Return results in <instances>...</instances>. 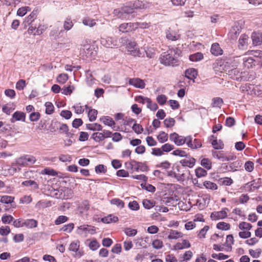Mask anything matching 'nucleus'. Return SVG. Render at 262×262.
<instances>
[{
	"label": "nucleus",
	"mask_w": 262,
	"mask_h": 262,
	"mask_svg": "<svg viewBox=\"0 0 262 262\" xmlns=\"http://www.w3.org/2000/svg\"><path fill=\"white\" fill-rule=\"evenodd\" d=\"M190 247V244L189 241L186 239H184L181 243H178L174 246V248L175 250H181L187 248H189Z\"/></svg>",
	"instance_id": "nucleus-24"
},
{
	"label": "nucleus",
	"mask_w": 262,
	"mask_h": 262,
	"mask_svg": "<svg viewBox=\"0 0 262 262\" xmlns=\"http://www.w3.org/2000/svg\"><path fill=\"white\" fill-rule=\"evenodd\" d=\"M101 43L106 48H113L116 45V41L111 37H102Z\"/></svg>",
	"instance_id": "nucleus-17"
},
{
	"label": "nucleus",
	"mask_w": 262,
	"mask_h": 262,
	"mask_svg": "<svg viewBox=\"0 0 262 262\" xmlns=\"http://www.w3.org/2000/svg\"><path fill=\"white\" fill-rule=\"evenodd\" d=\"M165 126L168 128L172 127L175 124V120L173 118H169L165 119L164 121Z\"/></svg>",
	"instance_id": "nucleus-58"
},
{
	"label": "nucleus",
	"mask_w": 262,
	"mask_h": 262,
	"mask_svg": "<svg viewBox=\"0 0 262 262\" xmlns=\"http://www.w3.org/2000/svg\"><path fill=\"white\" fill-rule=\"evenodd\" d=\"M220 182L222 185L226 186H230L233 183L232 179L228 177L221 179Z\"/></svg>",
	"instance_id": "nucleus-60"
},
{
	"label": "nucleus",
	"mask_w": 262,
	"mask_h": 262,
	"mask_svg": "<svg viewBox=\"0 0 262 262\" xmlns=\"http://www.w3.org/2000/svg\"><path fill=\"white\" fill-rule=\"evenodd\" d=\"M59 130L61 133H64L68 137L71 136V134L68 131V127L66 124H60Z\"/></svg>",
	"instance_id": "nucleus-54"
},
{
	"label": "nucleus",
	"mask_w": 262,
	"mask_h": 262,
	"mask_svg": "<svg viewBox=\"0 0 262 262\" xmlns=\"http://www.w3.org/2000/svg\"><path fill=\"white\" fill-rule=\"evenodd\" d=\"M41 173L43 174H48L52 176H56L58 173L53 169L47 167L42 170Z\"/></svg>",
	"instance_id": "nucleus-46"
},
{
	"label": "nucleus",
	"mask_w": 262,
	"mask_h": 262,
	"mask_svg": "<svg viewBox=\"0 0 262 262\" xmlns=\"http://www.w3.org/2000/svg\"><path fill=\"white\" fill-rule=\"evenodd\" d=\"M26 86V81L24 79L19 80L16 83V88L18 90H23Z\"/></svg>",
	"instance_id": "nucleus-62"
},
{
	"label": "nucleus",
	"mask_w": 262,
	"mask_h": 262,
	"mask_svg": "<svg viewBox=\"0 0 262 262\" xmlns=\"http://www.w3.org/2000/svg\"><path fill=\"white\" fill-rule=\"evenodd\" d=\"M124 232L126 235L128 236H134L137 233L136 229H132L130 228H126L124 229Z\"/></svg>",
	"instance_id": "nucleus-57"
},
{
	"label": "nucleus",
	"mask_w": 262,
	"mask_h": 262,
	"mask_svg": "<svg viewBox=\"0 0 262 262\" xmlns=\"http://www.w3.org/2000/svg\"><path fill=\"white\" fill-rule=\"evenodd\" d=\"M22 185L25 186H30L33 190H36L38 189V184L33 180H27L25 181L22 182Z\"/></svg>",
	"instance_id": "nucleus-29"
},
{
	"label": "nucleus",
	"mask_w": 262,
	"mask_h": 262,
	"mask_svg": "<svg viewBox=\"0 0 262 262\" xmlns=\"http://www.w3.org/2000/svg\"><path fill=\"white\" fill-rule=\"evenodd\" d=\"M128 84L136 88L143 89L145 87V82L144 80L139 78H129Z\"/></svg>",
	"instance_id": "nucleus-11"
},
{
	"label": "nucleus",
	"mask_w": 262,
	"mask_h": 262,
	"mask_svg": "<svg viewBox=\"0 0 262 262\" xmlns=\"http://www.w3.org/2000/svg\"><path fill=\"white\" fill-rule=\"evenodd\" d=\"M14 197L8 195L2 196L0 199V202L3 204H11L14 201Z\"/></svg>",
	"instance_id": "nucleus-40"
},
{
	"label": "nucleus",
	"mask_w": 262,
	"mask_h": 262,
	"mask_svg": "<svg viewBox=\"0 0 262 262\" xmlns=\"http://www.w3.org/2000/svg\"><path fill=\"white\" fill-rule=\"evenodd\" d=\"M31 9L28 6L22 7L19 8L17 11V15L19 16H24L28 11H30Z\"/></svg>",
	"instance_id": "nucleus-42"
},
{
	"label": "nucleus",
	"mask_w": 262,
	"mask_h": 262,
	"mask_svg": "<svg viewBox=\"0 0 262 262\" xmlns=\"http://www.w3.org/2000/svg\"><path fill=\"white\" fill-rule=\"evenodd\" d=\"M210 51L212 54L215 56H217L222 54V50H221L218 43H214L212 44Z\"/></svg>",
	"instance_id": "nucleus-28"
},
{
	"label": "nucleus",
	"mask_w": 262,
	"mask_h": 262,
	"mask_svg": "<svg viewBox=\"0 0 262 262\" xmlns=\"http://www.w3.org/2000/svg\"><path fill=\"white\" fill-rule=\"evenodd\" d=\"M15 109V105L13 103H8L3 106L2 110L5 113L9 115Z\"/></svg>",
	"instance_id": "nucleus-32"
},
{
	"label": "nucleus",
	"mask_w": 262,
	"mask_h": 262,
	"mask_svg": "<svg viewBox=\"0 0 262 262\" xmlns=\"http://www.w3.org/2000/svg\"><path fill=\"white\" fill-rule=\"evenodd\" d=\"M249 42V36L245 34H242L238 40V47L241 50H245L248 48Z\"/></svg>",
	"instance_id": "nucleus-13"
},
{
	"label": "nucleus",
	"mask_w": 262,
	"mask_h": 262,
	"mask_svg": "<svg viewBox=\"0 0 262 262\" xmlns=\"http://www.w3.org/2000/svg\"><path fill=\"white\" fill-rule=\"evenodd\" d=\"M38 11L37 10H33L31 13L25 19V22L28 25L30 24L37 17Z\"/></svg>",
	"instance_id": "nucleus-33"
},
{
	"label": "nucleus",
	"mask_w": 262,
	"mask_h": 262,
	"mask_svg": "<svg viewBox=\"0 0 262 262\" xmlns=\"http://www.w3.org/2000/svg\"><path fill=\"white\" fill-rule=\"evenodd\" d=\"M143 205L144 207L146 209H149L153 207L155 205V203L153 201L145 199L142 202Z\"/></svg>",
	"instance_id": "nucleus-47"
},
{
	"label": "nucleus",
	"mask_w": 262,
	"mask_h": 262,
	"mask_svg": "<svg viewBox=\"0 0 262 262\" xmlns=\"http://www.w3.org/2000/svg\"><path fill=\"white\" fill-rule=\"evenodd\" d=\"M226 73L232 79L237 81H241L243 79L242 76L243 72L239 68H226Z\"/></svg>",
	"instance_id": "nucleus-6"
},
{
	"label": "nucleus",
	"mask_w": 262,
	"mask_h": 262,
	"mask_svg": "<svg viewBox=\"0 0 262 262\" xmlns=\"http://www.w3.org/2000/svg\"><path fill=\"white\" fill-rule=\"evenodd\" d=\"M166 38L169 40L174 41L180 38V35L178 33L170 28L166 31Z\"/></svg>",
	"instance_id": "nucleus-21"
},
{
	"label": "nucleus",
	"mask_w": 262,
	"mask_h": 262,
	"mask_svg": "<svg viewBox=\"0 0 262 262\" xmlns=\"http://www.w3.org/2000/svg\"><path fill=\"white\" fill-rule=\"evenodd\" d=\"M212 145L215 149H222L224 148L223 142L221 140H217V139L212 141Z\"/></svg>",
	"instance_id": "nucleus-43"
},
{
	"label": "nucleus",
	"mask_w": 262,
	"mask_h": 262,
	"mask_svg": "<svg viewBox=\"0 0 262 262\" xmlns=\"http://www.w3.org/2000/svg\"><path fill=\"white\" fill-rule=\"evenodd\" d=\"M238 228L241 230L249 231L252 228V226L250 223L245 222H242L239 224Z\"/></svg>",
	"instance_id": "nucleus-38"
},
{
	"label": "nucleus",
	"mask_w": 262,
	"mask_h": 262,
	"mask_svg": "<svg viewBox=\"0 0 262 262\" xmlns=\"http://www.w3.org/2000/svg\"><path fill=\"white\" fill-rule=\"evenodd\" d=\"M223 103V101L220 97H215L212 99V105L213 107H221Z\"/></svg>",
	"instance_id": "nucleus-53"
},
{
	"label": "nucleus",
	"mask_w": 262,
	"mask_h": 262,
	"mask_svg": "<svg viewBox=\"0 0 262 262\" xmlns=\"http://www.w3.org/2000/svg\"><path fill=\"white\" fill-rule=\"evenodd\" d=\"M103 123L112 128L115 127V123L112 118L108 116L104 117L102 119Z\"/></svg>",
	"instance_id": "nucleus-34"
},
{
	"label": "nucleus",
	"mask_w": 262,
	"mask_h": 262,
	"mask_svg": "<svg viewBox=\"0 0 262 262\" xmlns=\"http://www.w3.org/2000/svg\"><path fill=\"white\" fill-rule=\"evenodd\" d=\"M132 14V9L129 8L127 4L120 8L115 9L113 12V14L114 17L121 19H128L130 20L133 17L130 15Z\"/></svg>",
	"instance_id": "nucleus-3"
},
{
	"label": "nucleus",
	"mask_w": 262,
	"mask_h": 262,
	"mask_svg": "<svg viewBox=\"0 0 262 262\" xmlns=\"http://www.w3.org/2000/svg\"><path fill=\"white\" fill-rule=\"evenodd\" d=\"M195 175L198 178L205 177L207 175V172L206 170L201 167H198L195 169Z\"/></svg>",
	"instance_id": "nucleus-51"
},
{
	"label": "nucleus",
	"mask_w": 262,
	"mask_h": 262,
	"mask_svg": "<svg viewBox=\"0 0 262 262\" xmlns=\"http://www.w3.org/2000/svg\"><path fill=\"white\" fill-rule=\"evenodd\" d=\"M139 162H137L135 160H132L130 161L126 162L125 163V167L127 169H130L133 171H138Z\"/></svg>",
	"instance_id": "nucleus-18"
},
{
	"label": "nucleus",
	"mask_w": 262,
	"mask_h": 262,
	"mask_svg": "<svg viewBox=\"0 0 262 262\" xmlns=\"http://www.w3.org/2000/svg\"><path fill=\"white\" fill-rule=\"evenodd\" d=\"M26 115L24 113L16 111L12 115V118L11 119V122L14 123L16 121H25Z\"/></svg>",
	"instance_id": "nucleus-19"
},
{
	"label": "nucleus",
	"mask_w": 262,
	"mask_h": 262,
	"mask_svg": "<svg viewBox=\"0 0 262 262\" xmlns=\"http://www.w3.org/2000/svg\"><path fill=\"white\" fill-rule=\"evenodd\" d=\"M197 76L198 71L194 68L188 69L185 71V76L189 79H194L196 78Z\"/></svg>",
	"instance_id": "nucleus-22"
},
{
	"label": "nucleus",
	"mask_w": 262,
	"mask_h": 262,
	"mask_svg": "<svg viewBox=\"0 0 262 262\" xmlns=\"http://www.w3.org/2000/svg\"><path fill=\"white\" fill-rule=\"evenodd\" d=\"M183 236V234L178 231L170 230L167 237L169 239H177Z\"/></svg>",
	"instance_id": "nucleus-26"
},
{
	"label": "nucleus",
	"mask_w": 262,
	"mask_h": 262,
	"mask_svg": "<svg viewBox=\"0 0 262 262\" xmlns=\"http://www.w3.org/2000/svg\"><path fill=\"white\" fill-rule=\"evenodd\" d=\"M168 138V134L164 132H161L157 136V139L160 143H164L167 141Z\"/></svg>",
	"instance_id": "nucleus-45"
},
{
	"label": "nucleus",
	"mask_w": 262,
	"mask_h": 262,
	"mask_svg": "<svg viewBox=\"0 0 262 262\" xmlns=\"http://www.w3.org/2000/svg\"><path fill=\"white\" fill-rule=\"evenodd\" d=\"M46 106V113L49 115L52 114L54 110L53 104L50 102H47L45 104Z\"/></svg>",
	"instance_id": "nucleus-48"
},
{
	"label": "nucleus",
	"mask_w": 262,
	"mask_h": 262,
	"mask_svg": "<svg viewBox=\"0 0 262 262\" xmlns=\"http://www.w3.org/2000/svg\"><path fill=\"white\" fill-rule=\"evenodd\" d=\"M242 57H236L229 60L227 63L228 64L226 68H239L242 65L241 61Z\"/></svg>",
	"instance_id": "nucleus-14"
},
{
	"label": "nucleus",
	"mask_w": 262,
	"mask_h": 262,
	"mask_svg": "<svg viewBox=\"0 0 262 262\" xmlns=\"http://www.w3.org/2000/svg\"><path fill=\"white\" fill-rule=\"evenodd\" d=\"M13 220V217L11 215L5 214L2 217V221L4 224H9Z\"/></svg>",
	"instance_id": "nucleus-64"
},
{
	"label": "nucleus",
	"mask_w": 262,
	"mask_h": 262,
	"mask_svg": "<svg viewBox=\"0 0 262 262\" xmlns=\"http://www.w3.org/2000/svg\"><path fill=\"white\" fill-rule=\"evenodd\" d=\"M192 256V252L190 250L187 251L183 255L180 256L179 261V262H187L190 260Z\"/></svg>",
	"instance_id": "nucleus-25"
},
{
	"label": "nucleus",
	"mask_w": 262,
	"mask_h": 262,
	"mask_svg": "<svg viewBox=\"0 0 262 262\" xmlns=\"http://www.w3.org/2000/svg\"><path fill=\"white\" fill-rule=\"evenodd\" d=\"M242 64L243 66L247 68H252L255 66L256 60L254 59L252 57H242Z\"/></svg>",
	"instance_id": "nucleus-15"
},
{
	"label": "nucleus",
	"mask_w": 262,
	"mask_h": 262,
	"mask_svg": "<svg viewBox=\"0 0 262 262\" xmlns=\"http://www.w3.org/2000/svg\"><path fill=\"white\" fill-rule=\"evenodd\" d=\"M97 111L95 109H91L88 112V117L90 121H94L97 118Z\"/></svg>",
	"instance_id": "nucleus-50"
},
{
	"label": "nucleus",
	"mask_w": 262,
	"mask_h": 262,
	"mask_svg": "<svg viewBox=\"0 0 262 262\" xmlns=\"http://www.w3.org/2000/svg\"><path fill=\"white\" fill-rule=\"evenodd\" d=\"M37 226V221L34 219H28L24 221V226H26L29 228H33L36 227Z\"/></svg>",
	"instance_id": "nucleus-30"
},
{
	"label": "nucleus",
	"mask_w": 262,
	"mask_h": 262,
	"mask_svg": "<svg viewBox=\"0 0 262 262\" xmlns=\"http://www.w3.org/2000/svg\"><path fill=\"white\" fill-rule=\"evenodd\" d=\"M111 203L112 205H116L118 207L122 209L124 207V203L120 199L115 198L111 201Z\"/></svg>",
	"instance_id": "nucleus-39"
},
{
	"label": "nucleus",
	"mask_w": 262,
	"mask_h": 262,
	"mask_svg": "<svg viewBox=\"0 0 262 262\" xmlns=\"http://www.w3.org/2000/svg\"><path fill=\"white\" fill-rule=\"evenodd\" d=\"M95 227L88 225H83L78 227L76 233L82 237H86L89 234H94L96 233Z\"/></svg>",
	"instance_id": "nucleus-5"
},
{
	"label": "nucleus",
	"mask_w": 262,
	"mask_h": 262,
	"mask_svg": "<svg viewBox=\"0 0 262 262\" xmlns=\"http://www.w3.org/2000/svg\"><path fill=\"white\" fill-rule=\"evenodd\" d=\"M118 221V217L110 214L106 217H103L101 219V221L106 224H110L111 223H115Z\"/></svg>",
	"instance_id": "nucleus-27"
},
{
	"label": "nucleus",
	"mask_w": 262,
	"mask_h": 262,
	"mask_svg": "<svg viewBox=\"0 0 262 262\" xmlns=\"http://www.w3.org/2000/svg\"><path fill=\"white\" fill-rule=\"evenodd\" d=\"M68 79V75L67 74H60L57 77V81L61 84L64 83Z\"/></svg>",
	"instance_id": "nucleus-55"
},
{
	"label": "nucleus",
	"mask_w": 262,
	"mask_h": 262,
	"mask_svg": "<svg viewBox=\"0 0 262 262\" xmlns=\"http://www.w3.org/2000/svg\"><path fill=\"white\" fill-rule=\"evenodd\" d=\"M180 50L177 48L169 50L167 52L164 53L160 57V62L165 66H173L176 64L179 56Z\"/></svg>",
	"instance_id": "nucleus-1"
},
{
	"label": "nucleus",
	"mask_w": 262,
	"mask_h": 262,
	"mask_svg": "<svg viewBox=\"0 0 262 262\" xmlns=\"http://www.w3.org/2000/svg\"><path fill=\"white\" fill-rule=\"evenodd\" d=\"M132 9V14L134 12V9L143 10L150 8L152 5L147 1H135L126 3Z\"/></svg>",
	"instance_id": "nucleus-4"
},
{
	"label": "nucleus",
	"mask_w": 262,
	"mask_h": 262,
	"mask_svg": "<svg viewBox=\"0 0 262 262\" xmlns=\"http://www.w3.org/2000/svg\"><path fill=\"white\" fill-rule=\"evenodd\" d=\"M145 100H146L147 107L151 111H155L158 109V105L156 103L152 102L150 99Z\"/></svg>",
	"instance_id": "nucleus-49"
},
{
	"label": "nucleus",
	"mask_w": 262,
	"mask_h": 262,
	"mask_svg": "<svg viewBox=\"0 0 262 262\" xmlns=\"http://www.w3.org/2000/svg\"><path fill=\"white\" fill-rule=\"evenodd\" d=\"M212 156L213 158L219 159L222 162L228 161L227 156L224 155L222 151H212Z\"/></svg>",
	"instance_id": "nucleus-23"
},
{
	"label": "nucleus",
	"mask_w": 262,
	"mask_h": 262,
	"mask_svg": "<svg viewBox=\"0 0 262 262\" xmlns=\"http://www.w3.org/2000/svg\"><path fill=\"white\" fill-rule=\"evenodd\" d=\"M201 165L208 170L211 168V162L207 158H204L202 160Z\"/></svg>",
	"instance_id": "nucleus-56"
},
{
	"label": "nucleus",
	"mask_w": 262,
	"mask_h": 262,
	"mask_svg": "<svg viewBox=\"0 0 262 262\" xmlns=\"http://www.w3.org/2000/svg\"><path fill=\"white\" fill-rule=\"evenodd\" d=\"M36 161L35 157L32 155L24 156L18 158L16 161L17 165L23 166L33 164Z\"/></svg>",
	"instance_id": "nucleus-7"
},
{
	"label": "nucleus",
	"mask_w": 262,
	"mask_h": 262,
	"mask_svg": "<svg viewBox=\"0 0 262 262\" xmlns=\"http://www.w3.org/2000/svg\"><path fill=\"white\" fill-rule=\"evenodd\" d=\"M241 32V27L238 24L235 23L234 25L231 28L228 34L229 38L232 40H235Z\"/></svg>",
	"instance_id": "nucleus-12"
},
{
	"label": "nucleus",
	"mask_w": 262,
	"mask_h": 262,
	"mask_svg": "<svg viewBox=\"0 0 262 262\" xmlns=\"http://www.w3.org/2000/svg\"><path fill=\"white\" fill-rule=\"evenodd\" d=\"M246 55H251L256 58L262 59V51L260 50H250L248 51L246 54Z\"/></svg>",
	"instance_id": "nucleus-31"
},
{
	"label": "nucleus",
	"mask_w": 262,
	"mask_h": 262,
	"mask_svg": "<svg viewBox=\"0 0 262 262\" xmlns=\"http://www.w3.org/2000/svg\"><path fill=\"white\" fill-rule=\"evenodd\" d=\"M170 140L173 142L177 145L180 146L186 143L188 147L191 149H196L201 147V145L199 143L195 145L192 144V138L190 136L184 137L179 136L178 134L173 133L169 136Z\"/></svg>",
	"instance_id": "nucleus-2"
},
{
	"label": "nucleus",
	"mask_w": 262,
	"mask_h": 262,
	"mask_svg": "<svg viewBox=\"0 0 262 262\" xmlns=\"http://www.w3.org/2000/svg\"><path fill=\"white\" fill-rule=\"evenodd\" d=\"M152 246L155 249H160L163 247V244L162 241L155 239L152 241Z\"/></svg>",
	"instance_id": "nucleus-59"
},
{
	"label": "nucleus",
	"mask_w": 262,
	"mask_h": 262,
	"mask_svg": "<svg viewBox=\"0 0 262 262\" xmlns=\"http://www.w3.org/2000/svg\"><path fill=\"white\" fill-rule=\"evenodd\" d=\"M126 48L129 54L133 56L140 57L141 55L140 49L135 41H129L126 44Z\"/></svg>",
	"instance_id": "nucleus-8"
},
{
	"label": "nucleus",
	"mask_w": 262,
	"mask_h": 262,
	"mask_svg": "<svg viewBox=\"0 0 262 262\" xmlns=\"http://www.w3.org/2000/svg\"><path fill=\"white\" fill-rule=\"evenodd\" d=\"M91 138L97 142H100V141L104 140L102 133L100 132L94 133L92 135Z\"/></svg>",
	"instance_id": "nucleus-41"
},
{
	"label": "nucleus",
	"mask_w": 262,
	"mask_h": 262,
	"mask_svg": "<svg viewBox=\"0 0 262 262\" xmlns=\"http://www.w3.org/2000/svg\"><path fill=\"white\" fill-rule=\"evenodd\" d=\"M86 127L88 129L93 131H100L102 129V126L98 123L89 124H87Z\"/></svg>",
	"instance_id": "nucleus-37"
},
{
	"label": "nucleus",
	"mask_w": 262,
	"mask_h": 262,
	"mask_svg": "<svg viewBox=\"0 0 262 262\" xmlns=\"http://www.w3.org/2000/svg\"><path fill=\"white\" fill-rule=\"evenodd\" d=\"M137 25L132 23H123L119 26V30L122 33H127L137 29Z\"/></svg>",
	"instance_id": "nucleus-10"
},
{
	"label": "nucleus",
	"mask_w": 262,
	"mask_h": 262,
	"mask_svg": "<svg viewBox=\"0 0 262 262\" xmlns=\"http://www.w3.org/2000/svg\"><path fill=\"white\" fill-rule=\"evenodd\" d=\"M185 157V158L181 160L180 163L183 166L188 167L189 168L193 167L195 163V159L190 156H187V155Z\"/></svg>",
	"instance_id": "nucleus-16"
},
{
	"label": "nucleus",
	"mask_w": 262,
	"mask_h": 262,
	"mask_svg": "<svg viewBox=\"0 0 262 262\" xmlns=\"http://www.w3.org/2000/svg\"><path fill=\"white\" fill-rule=\"evenodd\" d=\"M204 186L207 189L212 190H216L217 189V185L210 181H206L204 182Z\"/></svg>",
	"instance_id": "nucleus-35"
},
{
	"label": "nucleus",
	"mask_w": 262,
	"mask_h": 262,
	"mask_svg": "<svg viewBox=\"0 0 262 262\" xmlns=\"http://www.w3.org/2000/svg\"><path fill=\"white\" fill-rule=\"evenodd\" d=\"M216 228L220 230H227L230 229V225L228 223L224 222H221L217 224Z\"/></svg>",
	"instance_id": "nucleus-44"
},
{
	"label": "nucleus",
	"mask_w": 262,
	"mask_h": 262,
	"mask_svg": "<svg viewBox=\"0 0 262 262\" xmlns=\"http://www.w3.org/2000/svg\"><path fill=\"white\" fill-rule=\"evenodd\" d=\"M229 209L227 208H223L222 210L214 211L211 213L210 218L212 221L222 220L227 217Z\"/></svg>",
	"instance_id": "nucleus-9"
},
{
	"label": "nucleus",
	"mask_w": 262,
	"mask_h": 262,
	"mask_svg": "<svg viewBox=\"0 0 262 262\" xmlns=\"http://www.w3.org/2000/svg\"><path fill=\"white\" fill-rule=\"evenodd\" d=\"M73 26V24L71 19L70 18H67L63 24L64 29L68 31L70 30Z\"/></svg>",
	"instance_id": "nucleus-63"
},
{
	"label": "nucleus",
	"mask_w": 262,
	"mask_h": 262,
	"mask_svg": "<svg viewBox=\"0 0 262 262\" xmlns=\"http://www.w3.org/2000/svg\"><path fill=\"white\" fill-rule=\"evenodd\" d=\"M82 23L84 25L90 27H92L96 25V22L94 19H92L89 17L84 18L82 20Z\"/></svg>",
	"instance_id": "nucleus-52"
},
{
	"label": "nucleus",
	"mask_w": 262,
	"mask_h": 262,
	"mask_svg": "<svg viewBox=\"0 0 262 262\" xmlns=\"http://www.w3.org/2000/svg\"><path fill=\"white\" fill-rule=\"evenodd\" d=\"M203 58V55L201 52H197L189 56V59L192 61H198Z\"/></svg>",
	"instance_id": "nucleus-36"
},
{
	"label": "nucleus",
	"mask_w": 262,
	"mask_h": 262,
	"mask_svg": "<svg viewBox=\"0 0 262 262\" xmlns=\"http://www.w3.org/2000/svg\"><path fill=\"white\" fill-rule=\"evenodd\" d=\"M141 186L142 188L146 190L149 192H154L156 190V188L154 186L149 184H142Z\"/></svg>",
	"instance_id": "nucleus-61"
},
{
	"label": "nucleus",
	"mask_w": 262,
	"mask_h": 262,
	"mask_svg": "<svg viewBox=\"0 0 262 262\" xmlns=\"http://www.w3.org/2000/svg\"><path fill=\"white\" fill-rule=\"evenodd\" d=\"M253 44L258 46L262 43V33L253 32L251 35Z\"/></svg>",
	"instance_id": "nucleus-20"
}]
</instances>
